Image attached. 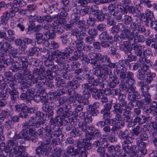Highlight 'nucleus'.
Here are the masks:
<instances>
[{
	"instance_id": "7",
	"label": "nucleus",
	"mask_w": 157,
	"mask_h": 157,
	"mask_svg": "<svg viewBox=\"0 0 157 157\" xmlns=\"http://www.w3.org/2000/svg\"><path fill=\"white\" fill-rule=\"evenodd\" d=\"M119 138L124 140L123 143L125 144H129L132 142L133 138L129 136V133L127 129L120 130L117 132Z\"/></svg>"
},
{
	"instance_id": "14",
	"label": "nucleus",
	"mask_w": 157,
	"mask_h": 157,
	"mask_svg": "<svg viewBox=\"0 0 157 157\" xmlns=\"http://www.w3.org/2000/svg\"><path fill=\"white\" fill-rule=\"evenodd\" d=\"M67 155L68 157H78V152L71 146L68 147L67 149Z\"/></svg>"
},
{
	"instance_id": "56",
	"label": "nucleus",
	"mask_w": 157,
	"mask_h": 157,
	"mask_svg": "<svg viewBox=\"0 0 157 157\" xmlns=\"http://www.w3.org/2000/svg\"><path fill=\"white\" fill-rule=\"evenodd\" d=\"M22 137L25 140H29V136H30L26 128H23L22 132Z\"/></svg>"
},
{
	"instance_id": "62",
	"label": "nucleus",
	"mask_w": 157,
	"mask_h": 157,
	"mask_svg": "<svg viewBox=\"0 0 157 157\" xmlns=\"http://www.w3.org/2000/svg\"><path fill=\"white\" fill-rule=\"evenodd\" d=\"M127 58L128 59H127L128 61H129V62L131 61H136L137 60V57L136 56H134L132 55V53L131 52L129 53L128 54H127Z\"/></svg>"
},
{
	"instance_id": "30",
	"label": "nucleus",
	"mask_w": 157,
	"mask_h": 157,
	"mask_svg": "<svg viewBox=\"0 0 157 157\" xmlns=\"http://www.w3.org/2000/svg\"><path fill=\"white\" fill-rule=\"evenodd\" d=\"M142 132V128L139 126L135 127L132 130V136H137Z\"/></svg>"
},
{
	"instance_id": "20",
	"label": "nucleus",
	"mask_w": 157,
	"mask_h": 157,
	"mask_svg": "<svg viewBox=\"0 0 157 157\" xmlns=\"http://www.w3.org/2000/svg\"><path fill=\"white\" fill-rule=\"evenodd\" d=\"M129 64V61L127 59H124V60H120L118 62V66H120L122 67H123L121 70L119 69L118 68H116V70L114 71L115 74L117 75H119V74H117V72L116 71L118 70L120 71H121V70L123 68H125L126 69V72L127 71V69L125 67H126Z\"/></svg>"
},
{
	"instance_id": "31",
	"label": "nucleus",
	"mask_w": 157,
	"mask_h": 157,
	"mask_svg": "<svg viewBox=\"0 0 157 157\" xmlns=\"http://www.w3.org/2000/svg\"><path fill=\"white\" fill-rule=\"evenodd\" d=\"M122 21L124 25H128L130 24L132 22V19L130 16L125 15L123 17Z\"/></svg>"
},
{
	"instance_id": "38",
	"label": "nucleus",
	"mask_w": 157,
	"mask_h": 157,
	"mask_svg": "<svg viewBox=\"0 0 157 157\" xmlns=\"http://www.w3.org/2000/svg\"><path fill=\"white\" fill-rule=\"evenodd\" d=\"M62 43L64 44H66L67 42L69 41V37L68 33H66L63 34L60 37Z\"/></svg>"
},
{
	"instance_id": "35",
	"label": "nucleus",
	"mask_w": 157,
	"mask_h": 157,
	"mask_svg": "<svg viewBox=\"0 0 157 157\" xmlns=\"http://www.w3.org/2000/svg\"><path fill=\"white\" fill-rule=\"evenodd\" d=\"M9 13L7 11H5L3 14V15L1 17L0 22H5L8 23L10 19L9 16Z\"/></svg>"
},
{
	"instance_id": "2",
	"label": "nucleus",
	"mask_w": 157,
	"mask_h": 157,
	"mask_svg": "<svg viewBox=\"0 0 157 157\" xmlns=\"http://www.w3.org/2000/svg\"><path fill=\"white\" fill-rule=\"evenodd\" d=\"M116 72L117 74H119L120 90L128 92V94L133 93L136 89V87L133 86L135 83V80L133 78V73L129 71L126 72L125 68L122 69L121 71L117 70Z\"/></svg>"
},
{
	"instance_id": "64",
	"label": "nucleus",
	"mask_w": 157,
	"mask_h": 157,
	"mask_svg": "<svg viewBox=\"0 0 157 157\" xmlns=\"http://www.w3.org/2000/svg\"><path fill=\"white\" fill-rule=\"evenodd\" d=\"M148 135L146 133H142L140 134L139 136V140L143 141H146L148 139Z\"/></svg>"
},
{
	"instance_id": "22",
	"label": "nucleus",
	"mask_w": 157,
	"mask_h": 157,
	"mask_svg": "<svg viewBox=\"0 0 157 157\" xmlns=\"http://www.w3.org/2000/svg\"><path fill=\"white\" fill-rule=\"evenodd\" d=\"M88 2L86 0H77L73 4V6L76 8V9L78 10L79 6H85L87 3Z\"/></svg>"
},
{
	"instance_id": "28",
	"label": "nucleus",
	"mask_w": 157,
	"mask_h": 157,
	"mask_svg": "<svg viewBox=\"0 0 157 157\" xmlns=\"http://www.w3.org/2000/svg\"><path fill=\"white\" fill-rule=\"evenodd\" d=\"M101 113L102 115L103 118L105 121H108L111 117L110 111L102 109Z\"/></svg>"
},
{
	"instance_id": "55",
	"label": "nucleus",
	"mask_w": 157,
	"mask_h": 157,
	"mask_svg": "<svg viewBox=\"0 0 157 157\" xmlns=\"http://www.w3.org/2000/svg\"><path fill=\"white\" fill-rule=\"evenodd\" d=\"M143 109L145 113L147 114H151L154 116L156 115L155 114H154L152 109L149 106H145Z\"/></svg>"
},
{
	"instance_id": "19",
	"label": "nucleus",
	"mask_w": 157,
	"mask_h": 157,
	"mask_svg": "<svg viewBox=\"0 0 157 157\" xmlns=\"http://www.w3.org/2000/svg\"><path fill=\"white\" fill-rule=\"evenodd\" d=\"M23 128H26L30 135H33L36 132L35 128H32L31 125H29L27 122L23 123L22 124Z\"/></svg>"
},
{
	"instance_id": "37",
	"label": "nucleus",
	"mask_w": 157,
	"mask_h": 157,
	"mask_svg": "<svg viewBox=\"0 0 157 157\" xmlns=\"http://www.w3.org/2000/svg\"><path fill=\"white\" fill-rule=\"evenodd\" d=\"M78 126L81 129L82 131L85 133L87 132V128L88 125L86 122H80L79 123Z\"/></svg>"
},
{
	"instance_id": "41",
	"label": "nucleus",
	"mask_w": 157,
	"mask_h": 157,
	"mask_svg": "<svg viewBox=\"0 0 157 157\" xmlns=\"http://www.w3.org/2000/svg\"><path fill=\"white\" fill-rule=\"evenodd\" d=\"M59 10L60 11L59 17H66L68 15V12L69 11V8H59Z\"/></svg>"
},
{
	"instance_id": "8",
	"label": "nucleus",
	"mask_w": 157,
	"mask_h": 157,
	"mask_svg": "<svg viewBox=\"0 0 157 157\" xmlns=\"http://www.w3.org/2000/svg\"><path fill=\"white\" fill-rule=\"evenodd\" d=\"M123 31L119 36L120 39L124 40L128 39L129 40L132 39L133 32H131L130 28L127 26L126 29Z\"/></svg>"
},
{
	"instance_id": "59",
	"label": "nucleus",
	"mask_w": 157,
	"mask_h": 157,
	"mask_svg": "<svg viewBox=\"0 0 157 157\" xmlns=\"http://www.w3.org/2000/svg\"><path fill=\"white\" fill-rule=\"evenodd\" d=\"M87 109L88 111H89V114H90L91 116H97L99 113L98 110L96 109H94L90 108L87 107Z\"/></svg>"
},
{
	"instance_id": "5",
	"label": "nucleus",
	"mask_w": 157,
	"mask_h": 157,
	"mask_svg": "<svg viewBox=\"0 0 157 157\" xmlns=\"http://www.w3.org/2000/svg\"><path fill=\"white\" fill-rule=\"evenodd\" d=\"M77 146L78 151V154H80L83 157H86L87 154L86 150H90L91 148V145L89 141L86 140H82V141L78 140L77 142Z\"/></svg>"
},
{
	"instance_id": "4",
	"label": "nucleus",
	"mask_w": 157,
	"mask_h": 157,
	"mask_svg": "<svg viewBox=\"0 0 157 157\" xmlns=\"http://www.w3.org/2000/svg\"><path fill=\"white\" fill-rule=\"evenodd\" d=\"M143 70L142 68L141 70L138 71V73L137 75V78L140 80H144L145 83L147 84H150L153 80V77L156 76V74L155 73H152L150 71H148L146 74L145 72H147V70L144 69Z\"/></svg>"
},
{
	"instance_id": "50",
	"label": "nucleus",
	"mask_w": 157,
	"mask_h": 157,
	"mask_svg": "<svg viewBox=\"0 0 157 157\" xmlns=\"http://www.w3.org/2000/svg\"><path fill=\"white\" fill-rule=\"evenodd\" d=\"M136 102V104H134V107L137 106L140 108H143L145 106V103L143 101L141 100H136L134 101V103Z\"/></svg>"
},
{
	"instance_id": "52",
	"label": "nucleus",
	"mask_w": 157,
	"mask_h": 157,
	"mask_svg": "<svg viewBox=\"0 0 157 157\" xmlns=\"http://www.w3.org/2000/svg\"><path fill=\"white\" fill-rule=\"evenodd\" d=\"M150 107L152 109L154 114L156 115L157 113V102L153 101L150 104Z\"/></svg>"
},
{
	"instance_id": "33",
	"label": "nucleus",
	"mask_w": 157,
	"mask_h": 157,
	"mask_svg": "<svg viewBox=\"0 0 157 157\" xmlns=\"http://www.w3.org/2000/svg\"><path fill=\"white\" fill-rule=\"evenodd\" d=\"M142 97H144V98L143 101L146 105H148L149 104L151 101V96L149 93L142 95Z\"/></svg>"
},
{
	"instance_id": "13",
	"label": "nucleus",
	"mask_w": 157,
	"mask_h": 157,
	"mask_svg": "<svg viewBox=\"0 0 157 157\" xmlns=\"http://www.w3.org/2000/svg\"><path fill=\"white\" fill-rule=\"evenodd\" d=\"M132 49L134 51V52L137 57H141L143 52L142 50V47L138 44L136 43H134L132 44Z\"/></svg>"
},
{
	"instance_id": "29",
	"label": "nucleus",
	"mask_w": 157,
	"mask_h": 157,
	"mask_svg": "<svg viewBox=\"0 0 157 157\" xmlns=\"http://www.w3.org/2000/svg\"><path fill=\"white\" fill-rule=\"evenodd\" d=\"M56 58V62L59 65L62 67L63 69H64L67 62V61L65 60V59H64L63 58H60L59 57H57Z\"/></svg>"
},
{
	"instance_id": "48",
	"label": "nucleus",
	"mask_w": 157,
	"mask_h": 157,
	"mask_svg": "<svg viewBox=\"0 0 157 157\" xmlns=\"http://www.w3.org/2000/svg\"><path fill=\"white\" fill-rule=\"evenodd\" d=\"M69 2L68 0H61L60 1V8L67 9L69 8L68 5Z\"/></svg>"
},
{
	"instance_id": "27",
	"label": "nucleus",
	"mask_w": 157,
	"mask_h": 157,
	"mask_svg": "<svg viewBox=\"0 0 157 157\" xmlns=\"http://www.w3.org/2000/svg\"><path fill=\"white\" fill-rule=\"evenodd\" d=\"M80 84L73 80L67 83V86L69 87H71L72 90H75L77 89L80 86Z\"/></svg>"
},
{
	"instance_id": "25",
	"label": "nucleus",
	"mask_w": 157,
	"mask_h": 157,
	"mask_svg": "<svg viewBox=\"0 0 157 157\" xmlns=\"http://www.w3.org/2000/svg\"><path fill=\"white\" fill-rule=\"evenodd\" d=\"M45 68L44 67H40L39 68H36L32 71L33 74L36 75L37 76L39 75H44V73L45 72Z\"/></svg>"
},
{
	"instance_id": "45",
	"label": "nucleus",
	"mask_w": 157,
	"mask_h": 157,
	"mask_svg": "<svg viewBox=\"0 0 157 157\" xmlns=\"http://www.w3.org/2000/svg\"><path fill=\"white\" fill-rule=\"evenodd\" d=\"M144 22L147 26H149L150 25L153 29H154V28L152 27L153 25H156L157 21H155L154 22H153L152 21L151 19L148 18L146 17V19L144 21Z\"/></svg>"
},
{
	"instance_id": "23",
	"label": "nucleus",
	"mask_w": 157,
	"mask_h": 157,
	"mask_svg": "<svg viewBox=\"0 0 157 157\" xmlns=\"http://www.w3.org/2000/svg\"><path fill=\"white\" fill-rule=\"evenodd\" d=\"M84 53L80 50H78L74 52V55L71 58L72 60H76L79 59H81Z\"/></svg>"
},
{
	"instance_id": "18",
	"label": "nucleus",
	"mask_w": 157,
	"mask_h": 157,
	"mask_svg": "<svg viewBox=\"0 0 157 157\" xmlns=\"http://www.w3.org/2000/svg\"><path fill=\"white\" fill-rule=\"evenodd\" d=\"M92 85L90 83H88L84 84L82 85V87L84 89L83 91L84 94L89 95L92 93V91L95 88V87H91Z\"/></svg>"
},
{
	"instance_id": "46",
	"label": "nucleus",
	"mask_w": 157,
	"mask_h": 157,
	"mask_svg": "<svg viewBox=\"0 0 157 157\" xmlns=\"http://www.w3.org/2000/svg\"><path fill=\"white\" fill-rule=\"evenodd\" d=\"M13 4L18 5L20 7H23L26 5V2L24 0H14Z\"/></svg>"
},
{
	"instance_id": "49",
	"label": "nucleus",
	"mask_w": 157,
	"mask_h": 157,
	"mask_svg": "<svg viewBox=\"0 0 157 157\" xmlns=\"http://www.w3.org/2000/svg\"><path fill=\"white\" fill-rule=\"evenodd\" d=\"M95 41L94 37L92 36H87L85 38V41L88 44H91Z\"/></svg>"
},
{
	"instance_id": "34",
	"label": "nucleus",
	"mask_w": 157,
	"mask_h": 157,
	"mask_svg": "<svg viewBox=\"0 0 157 157\" xmlns=\"http://www.w3.org/2000/svg\"><path fill=\"white\" fill-rule=\"evenodd\" d=\"M44 34L50 39H53L56 36L55 32L53 30H48L45 32Z\"/></svg>"
},
{
	"instance_id": "39",
	"label": "nucleus",
	"mask_w": 157,
	"mask_h": 157,
	"mask_svg": "<svg viewBox=\"0 0 157 157\" xmlns=\"http://www.w3.org/2000/svg\"><path fill=\"white\" fill-rule=\"evenodd\" d=\"M101 68H98V69L96 70L94 73V75L98 78H103L104 76L103 70Z\"/></svg>"
},
{
	"instance_id": "47",
	"label": "nucleus",
	"mask_w": 157,
	"mask_h": 157,
	"mask_svg": "<svg viewBox=\"0 0 157 157\" xmlns=\"http://www.w3.org/2000/svg\"><path fill=\"white\" fill-rule=\"evenodd\" d=\"M116 6L119 11L121 12L123 14H124L125 13L124 11L126 9V6L125 7L121 3H117Z\"/></svg>"
},
{
	"instance_id": "32",
	"label": "nucleus",
	"mask_w": 157,
	"mask_h": 157,
	"mask_svg": "<svg viewBox=\"0 0 157 157\" xmlns=\"http://www.w3.org/2000/svg\"><path fill=\"white\" fill-rule=\"evenodd\" d=\"M20 117L22 118H27L28 117L27 110L25 106L23 107L21 109V112L19 114Z\"/></svg>"
},
{
	"instance_id": "24",
	"label": "nucleus",
	"mask_w": 157,
	"mask_h": 157,
	"mask_svg": "<svg viewBox=\"0 0 157 157\" xmlns=\"http://www.w3.org/2000/svg\"><path fill=\"white\" fill-rule=\"evenodd\" d=\"M21 64L17 62L12 63V65L10 67V69L13 71L15 72L21 70Z\"/></svg>"
},
{
	"instance_id": "54",
	"label": "nucleus",
	"mask_w": 157,
	"mask_h": 157,
	"mask_svg": "<svg viewBox=\"0 0 157 157\" xmlns=\"http://www.w3.org/2000/svg\"><path fill=\"white\" fill-rule=\"evenodd\" d=\"M5 82H6V85L7 86H9L12 89L14 88V86L15 85L14 80L7 79L5 81Z\"/></svg>"
},
{
	"instance_id": "1",
	"label": "nucleus",
	"mask_w": 157,
	"mask_h": 157,
	"mask_svg": "<svg viewBox=\"0 0 157 157\" xmlns=\"http://www.w3.org/2000/svg\"><path fill=\"white\" fill-rule=\"evenodd\" d=\"M36 133L40 137H43L45 135L48 138L45 137L43 139V142H40L38 143V146L36 150V154L40 156L49 155L51 150L49 146L51 142L50 139L53 137L54 135L52 131L50 125L45 124L39 129Z\"/></svg>"
},
{
	"instance_id": "43",
	"label": "nucleus",
	"mask_w": 157,
	"mask_h": 157,
	"mask_svg": "<svg viewBox=\"0 0 157 157\" xmlns=\"http://www.w3.org/2000/svg\"><path fill=\"white\" fill-rule=\"evenodd\" d=\"M36 39L37 43L40 44H44L45 42V40L43 39V34L41 33H38L36 35Z\"/></svg>"
},
{
	"instance_id": "53",
	"label": "nucleus",
	"mask_w": 157,
	"mask_h": 157,
	"mask_svg": "<svg viewBox=\"0 0 157 157\" xmlns=\"http://www.w3.org/2000/svg\"><path fill=\"white\" fill-rule=\"evenodd\" d=\"M99 39L101 40H104L106 39H111L108 35L107 34L106 31L103 32L99 36Z\"/></svg>"
},
{
	"instance_id": "15",
	"label": "nucleus",
	"mask_w": 157,
	"mask_h": 157,
	"mask_svg": "<svg viewBox=\"0 0 157 157\" xmlns=\"http://www.w3.org/2000/svg\"><path fill=\"white\" fill-rule=\"evenodd\" d=\"M148 84L145 83L144 82L141 81L138 82L137 85L140 87V90L142 92L141 95H143L148 93L149 89Z\"/></svg>"
},
{
	"instance_id": "57",
	"label": "nucleus",
	"mask_w": 157,
	"mask_h": 157,
	"mask_svg": "<svg viewBox=\"0 0 157 157\" xmlns=\"http://www.w3.org/2000/svg\"><path fill=\"white\" fill-rule=\"evenodd\" d=\"M2 155H0L1 156H3V154H5L4 153L5 152L6 153V156L8 155V154H9V155L10 156H11V155H10V147L8 146H6L4 148H2Z\"/></svg>"
},
{
	"instance_id": "42",
	"label": "nucleus",
	"mask_w": 157,
	"mask_h": 157,
	"mask_svg": "<svg viewBox=\"0 0 157 157\" xmlns=\"http://www.w3.org/2000/svg\"><path fill=\"white\" fill-rule=\"evenodd\" d=\"M55 56L57 57H59L60 58H63L65 59L67 58V54L65 52H62L59 50H56L55 51Z\"/></svg>"
},
{
	"instance_id": "44",
	"label": "nucleus",
	"mask_w": 157,
	"mask_h": 157,
	"mask_svg": "<svg viewBox=\"0 0 157 157\" xmlns=\"http://www.w3.org/2000/svg\"><path fill=\"white\" fill-rule=\"evenodd\" d=\"M92 96L93 98L96 99H99L100 98V93H101V91H98L97 89L95 87L92 91Z\"/></svg>"
},
{
	"instance_id": "16",
	"label": "nucleus",
	"mask_w": 157,
	"mask_h": 157,
	"mask_svg": "<svg viewBox=\"0 0 157 157\" xmlns=\"http://www.w3.org/2000/svg\"><path fill=\"white\" fill-rule=\"evenodd\" d=\"M113 113L114 114H115V120L119 121H121V125L122 126H123L124 125V123L123 122V116L121 115L123 113V111L121 112H118L116 111V109H114L113 111Z\"/></svg>"
},
{
	"instance_id": "60",
	"label": "nucleus",
	"mask_w": 157,
	"mask_h": 157,
	"mask_svg": "<svg viewBox=\"0 0 157 157\" xmlns=\"http://www.w3.org/2000/svg\"><path fill=\"white\" fill-rule=\"evenodd\" d=\"M113 42L109 41H105L101 42V45L103 48H105L108 47H110L112 48L113 46Z\"/></svg>"
},
{
	"instance_id": "40",
	"label": "nucleus",
	"mask_w": 157,
	"mask_h": 157,
	"mask_svg": "<svg viewBox=\"0 0 157 157\" xmlns=\"http://www.w3.org/2000/svg\"><path fill=\"white\" fill-rule=\"evenodd\" d=\"M101 66L102 67L101 68H102V70H103V71H104V73L103 74L104 76L106 75L111 76L112 73V71L111 70L106 66V65H103L104 67H103V66L101 65Z\"/></svg>"
},
{
	"instance_id": "61",
	"label": "nucleus",
	"mask_w": 157,
	"mask_h": 157,
	"mask_svg": "<svg viewBox=\"0 0 157 157\" xmlns=\"http://www.w3.org/2000/svg\"><path fill=\"white\" fill-rule=\"evenodd\" d=\"M136 9L133 6H126V9L124 12L127 13L128 11L130 13H133L136 12Z\"/></svg>"
},
{
	"instance_id": "11",
	"label": "nucleus",
	"mask_w": 157,
	"mask_h": 157,
	"mask_svg": "<svg viewBox=\"0 0 157 157\" xmlns=\"http://www.w3.org/2000/svg\"><path fill=\"white\" fill-rule=\"evenodd\" d=\"M136 144L138 147V152H140L143 155H146L147 153V150L145 148L147 144L141 140H138Z\"/></svg>"
},
{
	"instance_id": "63",
	"label": "nucleus",
	"mask_w": 157,
	"mask_h": 157,
	"mask_svg": "<svg viewBox=\"0 0 157 157\" xmlns=\"http://www.w3.org/2000/svg\"><path fill=\"white\" fill-rule=\"evenodd\" d=\"M76 24H77L78 27L80 28H83L86 26L85 21L83 20H79L78 21H76V22L74 21Z\"/></svg>"
},
{
	"instance_id": "21",
	"label": "nucleus",
	"mask_w": 157,
	"mask_h": 157,
	"mask_svg": "<svg viewBox=\"0 0 157 157\" xmlns=\"http://www.w3.org/2000/svg\"><path fill=\"white\" fill-rule=\"evenodd\" d=\"M8 92L10 95L11 100H17L19 99V93L16 90L10 89Z\"/></svg>"
},
{
	"instance_id": "26",
	"label": "nucleus",
	"mask_w": 157,
	"mask_h": 157,
	"mask_svg": "<svg viewBox=\"0 0 157 157\" xmlns=\"http://www.w3.org/2000/svg\"><path fill=\"white\" fill-rule=\"evenodd\" d=\"M140 24L141 21L140 20H136L135 22H132L130 25V28L132 29V32H133V33H135L136 29H138Z\"/></svg>"
},
{
	"instance_id": "12",
	"label": "nucleus",
	"mask_w": 157,
	"mask_h": 157,
	"mask_svg": "<svg viewBox=\"0 0 157 157\" xmlns=\"http://www.w3.org/2000/svg\"><path fill=\"white\" fill-rule=\"evenodd\" d=\"M130 43L128 40L124 41L123 44H121L119 47L121 51H124L126 54H128L131 52V50L130 48Z\"/></svg>"
},
{
	"instance_id": "9",
	"label": "nucleus",
	"mask_w": 157,
	"mask_h": 157,
	"mask_svg": "<svg viewBox=\"0 0 157 157\" xmlns=\"http://www.w3.org/2000/svg\"><path fill=\"white\" fill-rule=\"evenodd\" d=\"M141 98V96L140 93L136 90L132 94L128 95V99L130 101L129 104L132 108H133L134 107V101L136 100V99H139Z\"/></svg>"
},
{
	"instance_id": "3",
	"label": "nucleus",
	"mask_w": 157,
	"mask_h": 157,
	"mask_svg": "<svg viewBox=\"0 0 157 157\" xmlns=\"http://www.w3.org/2000/svg\"><path fill=\"white\" fill-rule=\"evenodd\" d=\"M100 53L91 52L89 54L90 59H89L86 55H83L81 59L82 62L86 63L87 64L90 63L93 65L94 68H100L102 67L101 64L99 63Z\"/></svg>"
},
{
	"instance_id": "17",
	"label": "nucleus",
	"mask_w": 157,
	"mask_h": 157,
	"mask_svg": "<svg viewBox=\"0 0 157 157\" xmlns=\"http://www.w3.org/2000/svg\"><path fill=\"white\" fill-rule=\"evenodd\" d=\"M134 38V43H143L145 41V38L144 36L142 35H139L138 34V33L136 32L134 33V34L132 35V38Z\"/></svg>"
},
{
	"instance_id": "10",
	"label": "nucleus",
	"mask_w": 157,
	"mask_h": 157,
	"mask_svg": "<svg viewBox=\"0 0 157 157\" xmlns=\"http://www.w3.org/2000/svg\"><path fill=\"white\" fill-rule=\"evenodd\" d=\"M119 103L115 104L113 106L114 109H116V111L122 112L128 108L127 102L125 100L119 101Z\"/></svg>"
},
{
	"instance_id": "6",
	"label": "nucleus",
	"mask_w": 157,
	"mask_h": 157,
	"mask_svg": "<svg viewBox=\"0 0 157 157\" xmlns=\"http://www.w3.org/2000/svg\"><path fill=\"white\" fill-rule=\"evenodd\" d=\"M100 57L99 63L100 64L101 63L103 65H106L108 67H109L111 68H113L116 67V68H118L119 66L118 64L116 63H112L111 62L110 58L107 55H102L100 53Z\"/></svg>"
},
{
	"instance_id": "51",
	"label": "nucleus",
	"mask_w": 157,
	"mask_h": 157,
	"mask_svg": "<svg viewBox=\"0 0 157 157\" xmlns=\"http://www.w3.org/2000/svg\"><path fill=\"white\" fill-rule=\"evenodd\" d=\"M141 116H136V117L133 120V123L134 125H136L137 123L139 125H142L143 124V119Z\"/></svg>"
},
{
	"instance_id": "58",
	"label": "nucleus",
	"mask_w": 157,
	"mask_h": 157,
	"mask_svg": "<svg viewBox=\"0 0 157 157\" xmlns=\"http://www.w3.org/2000/svg\"><path fill=\"white\" fill-rule=\"evenodd\" d=\"M103 147H99L98 148L97 150V152L98 153L100 154V156L101 157H105V156L104 155H106V153L105 152V150Z\"/></svg>"
},
{
	"instance_id": "36",
	"label": "nucleus",
	"mask_w": 157,
	"mask_h": 157,
	"mask_svg": "<svg viewBox=\"0 0 157 157\" xmlns=\"http://www.w3.org/2000/svg\"><path fill=\"white\" fill-rule=\"evenodd\" d=\"M71 136L73 137H75L76 136H79L81 135L83 136L82 132L77 128L72 129L70 133Z\"/></svg>"
}]
</instances>
